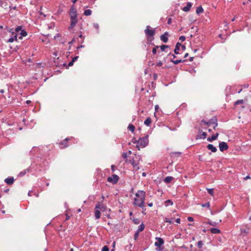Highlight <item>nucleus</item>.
<instances>
[{"label":"nucleus","instance_id":"1","mask_svg":"<svg viewBox=\"0 0 251 251\" xmlns=\"http://www.w3.org/2000/svg\"><path fill=\"white\" fill-rule=\"evenodd\" d=\"M146 192L143 190H138L135 193L133 201V205L135 206L141 208L143 210H146L145 208Z\"/></svg>","mask_w":251,"mask_h":251},{"label":"nucleus","instance_id":"2","mask_svg":"<svg viewBox=\"0 0 251 251\" xmlns=\"http://www.w3.org/2000/svg\"><path fill=\"white\" fill-rule=\"evenodd\" d=\"M69 15L71 20L69 28H73L78 22L77 10L74 5L71 6L70 9Z\"/></svg>","mask_w":251,"mask_h":251},{"label":"nucleus","instance_id":"3","mask_svg":"<svg viewBox=\"0 0 251 251\" xmlns=\"http://www.w3.org/2000/svg\"><path fill=\"white\" fill-rule=\"evenodd\" d=\"M149 136L147 135L145 137L140 138L138 140V145H136V148L138 150H140V148H145L149 144L148 140Z\"/></svg>","mask_w":251,"mask_h":251},{"label":"nucleus","instance_id":"4","mask_svg":"<svg viewBox=\"0 0 251 251\" xmlns=\"http://www.w3.org/2000/svg\"><path fill=\"white\" fill-rule=\"evenodd\" d=\"M145 33L148 40H149V38L150 37H152V40L154 39L153 36L155 34V30L151 29V26L150 25H147L146 26V28L145 30Z\"/></svg>","mask_w":251,"mask_h":251},{"label":"nucleus","instance_id":"5","mask_svg":"<svg viewBox=\"0 0 251 251\" xmlns=\"http://www.w3.org/2000/svg\"><path fill=\"white\" fill-rule=\"evenodd\" d=\"M119 179V177L117 175H113L107 178V181L113 184H116Z\"/></svg>","mask_w":251,"mask_h":251},{"label":"nucleus","instance_id":"6","mask_svg":"<svg viewBox=\"0 0 251 251\" xmlns=\"http://www.w3.org/2000/svg\"><path fill=\"white\" fill-rule=\"evenodd\" d=\"M72 137L71 138H66L64 140L60 142L59 143L60 146V148L64 149L66 147H68L69 146L68 144H67V142L68 141L70 140L71 139Z\"/></svg>","mask_w":251,"mask_h":251},{"label":"nucleus","instance_id":"7","mask_svg":"<svg viewBox=\"0 0 251 251\" xmlns=\"http://www.w3.org/2000/svg\"><path fill=\"white\" fill-rule=\"evenodd\" d=\"M219 147L220 150L221 151H224L227 150L228 149V146L227 143L225 142H221L219 143Z\"/></svg>","mask_w":251,"mask_h":251},{"label":"nucleus","instance_id":"8","mask_svg":"<svg viewBox=\"0 0 251 251\" xmlns=\"http://www.w3.org/2000/svg\"><path fill=\"white\" fill-rule=\"evenodd\" d=\"M129 162L133 166L134 169L137 171L140 169V167L139 166V162L138 161H135L134 159H130L129 160Z\"/></svg>","mask_w":251,"mask_h":251},{"label":"nucleus","instance_id":"9","mask_svg":"<svg viewBox=\"0 0 251 251\" xmlns=\"http://www.w3.org/2000/svg\"><path fill=\"white\" fill-rule=\"evenodd\" d=\"M207 134L206 132H203L201 130L199 131V134L197 135L196 139H205L206 137Z\"/></svg>","mask_w":251,"mask_h":251},{"label":"nucleus","instance_id":"10","mask_svg":"<svg viewBox=\"0 0 251 251\" xmlns=\"http://www.w3.org/2000/svg\"><path fill=\"white\" fill-rule=\"evenodd\" d=\"M156 239L157 241L154 244L156 247H160L164 243L163 239L160 237H156Z\"/></svg>","mask_w":251,"mask_h":251},{"label":"nucleus","instance_id":"11","mask_svg":"<svg viewBox=\"0 0 251 251\" xmlns=\"http://www.w3.org/2000/svg\"><path fill=\"white\" fill-rule=\"evenodd\" d=\"M168 32H165L163 34L160 36L161 40L164 43H167L168 41Z\"/></svg>","mask_w":251,"mask_h":251},{"label":"nucleus","instance_id":"12","mask_svg":"<svg viewBox=\"0 0 251 251\" xmlns=\"http://www.w3.org/2000/svg\"><path fill=\"white\" fill-rule=\"evenodd\" d=\"M14 181V179L13 177H9L5 179L4 182L8 184V185H12L13 184Z\"/></svg>","mask_w":251,"mask_h":251},{"label":"nucleus","instance_id":"13","mask_svg":"<svg viewBox=\"0 0 251 251\" xmlns=\"http://www.w3.org/2000/svg\"><path fill=\"white\" fill-rule=\"evenodd\" d=\"M219 134V133L217 132L216 134H213L212 136L209 137L207 140L209 142H212L214 140H215L217 139Z\"/></svg>","mask_w":251,"mask_h":251},{"label":"nucleus","instance_id":"14","mask_svg":"<svg viewBox=\"0 0 251 251\" xmlns=\"http://www.w3.org/2000/svg\"><path fill=\"white\" fill-rule=\"evenodd\" d=\"M192 6V4L191 2H188L187 3L186 5L185 6H184V7H183L182 10L184 12H188L190 10Z\"/></svg>","mask_w":251,"mask_h":251},{"label":"nucleus","instance_id":"15","mask_svg":"<svg viewBox=\"0 0 251 251\" xmlns=\"http://www.w3.org/2000/svg\"><path fill=\"white\" fill-rule=\"evenodd\" d=\"M207 148L211 150L213 152H215L217 151L216 147H214L212 144H208L207 146Z\"/></svg>","mask_w":251,"mask_h":251},{"label":"nucleus","instance_id":"16","mask_svg":"<svg viewBox=\"0 0 251 251\" xmlns=\"http://www.w3.org/2000/svg\"><path fill=\"white\" fill-rule=\"evenodd\" d=\"M173 179L174 177L173 176H168L165 178L164 181L166 183H169L171 182Z\"/></svg>","mask_w":251,"mask_h":251},{"label":"nucleus","instance_id":"17","mask_svg":"<svg viewBox=\"0 0 251 251\" xmlns=\"http://www.w3.org/2000/svg\"><path fill=\"white\" fill-rule=\"evenodd\" d=\"M29 171V168L26 169L21 171L19 173L18 176H20V177L24 176Z\"/></svg>","mask_w":251,"mask_h":251},{"label":"nucleus","instance_id":"18","mask_svg":"<svg viewBox=\"0 0 251 251\" xmlns=\"http://www.w3.org/2000/svg\"><path fill=\"white\" fill-rule=\"evenodd\" d=\"M19 34L21 35L19 37L20 39H22L23 37L26 36L27 34V32L25 29H22Z\"/></svg>","mask_w":251,"mask_h":251},{"label":"nucleus","instance_id":"19","mask_svg":"<svg viewBox=\"0 0 251 251\" xmlns=\"http://www.w3.org/2000/svg\"><path fill=\"white\" fill-rule=\"evenodd\" d=\"M210 231L211 232V233H213V234H218V233H220L221 232V231L220 229L217 228H211L210 229Z\"/></svg>","mask_w":251,"mask_h":251},{"label":"nucleus","instance_id":"20","mask_svg":"<svg viewBox=\"0 0 251 251\" xmlns=\"http://www.w3.org/2000/svg\"><path fill=\"white\" fill-rule=\"evenodd\" d=\"M151 123V119L150 117H148L144 121V124L148 126H150Z\"/></svg>","mask_w":251,"mask_h":251},{"label":"nucleus","instance_id":"21","mask_svg":"<svg viewBox=\"0 0 251 251\" xmlns=\"http://www.w3.org/2000/svg\"><path fill=\"white\" fill-rule=\"evenodd\" d=\"M101 213L99 210H96L95 211V217L96 219L100 218Z\"/></svg>","mask_w":251,"mask_h":251},{"label":"nucleus","instance_id":"22","mask_svg":"<svg viewBox=\"0 0 251 251\" xmlns=\"http://www.w3.org/2000/svg\"><path fill=\"white\" fill-rule=\"evenodd\" d=\"M215 120H217V118L216 117H214L212 119H210L207 122V126H209L211 125H213L214 124Z\"/></svg>","mask_w":251,"mask_h":251},{"label":"nucleus","instance_id":"23","mask_svg":"<svg viewBox=\"0 0 251 251\" xmlns=\"http://www.w3.org/2000/svg\"><path fill=\"white\" fill-rule=\"evenodd\" d=\"M171 62H173L174 64H178L181 62H183L185 61V60H182V59H178V60H172L171 59Z\"/></svg>","mask_w":251,"mask_h":251},{"label":"nucleus","instance_id":"24","mask_svg":"<svg viewBox=\"0 0 251 251\" xmlns=\"http://www.w3.org/2000/svg\"><path fill=\"white\" fill-rule=\"evenodd\" d=\"M203 11V9L201 6H200L197 8L196 13L197 14L199 15L201 13H202Z\"/></svg>","mask_w":251,"mask_h":251},{"label":"nucleus","instance_id":"25","mask_svg":"<svg viewBox=\"0 0 251 251\" xmlns=\"http://www.w3.org/2000/svg\"><path fill=\"white\" fill-rule=\"evenodd\" d=\"M144 228H145V225L143 224V223H142V224L141 225H140V226H139L138 229L137 231H138V232H141L144 229Z\"/></svg>","mask_w":251,"mask_h":251},{"label":"nucleus","instance_id":"26","mask_svg":"<svg viewBox=\"0 0 251 251\" xmlns=\"http://www.w3.org/2000/svg\"><path fill=\"white\" fill-rule=\"evenodd\" d=\"M128 129L130 130L132 132H133L135 130V126L132 124H129L128 126Z\"/></svg>","mask_w":251,"mask_h":251},{"label":"nucleus","instance_id":"27","mask_svg":"<svg viewBox=\"0 0 251 251\" xmlns=\"http://www.w3.org/2000/svg\"><path fill=\"white\" fill-rule=\"evenodd\" d=\"M181 153L180 152H178V151L173 152H171V156H175V157H179Z\"/></svg>","mask_w":251,"mask_h":251},{"label":"nucleus","instance_id":"28","mask_svg":"<svg viewBox=\"0 0 251 251\" xmlns=\"http://www.w3.org/2000/svg\"><path fill=\"white\" fill-rule=\"evenodd\" d=\"M92 14V11L90 9L85 10L84 12V15L85 16H90Z\"/></svg>","mask_w":251,"mask_h":251},{"label":"nucleus","instance_id":"29","mask_svg":"<svg viewBox=\"0 0 251 251\" xmlns=\"http://www.w3.org/2000/svg\"><path fill=\"white\" fill-rule=\"evenodd\" d=\"M12 37L13 38L14 41H17V33L12 31Z\"/></svg>","mask_w":251,"mask_h":251},{"label":"nucleus","instance_id":"30","mask_svg":"<svg viewBox=\"0 0 251 251\" xmlns=\"http://www.w3.org/2000/svg\"><path fill=\"white\" fill-rule=\"evenodd\" d=\"M12 37L13 38L14 41H17V33L12 31Z\"/></svg>","mask_w":251,"mask_h":251},{"label":"nucleus","instance_id":"31","mask_svg":"<svg viewBox=\"0 0 251 251\" xmlns=\"http://www.w3.org/2000/svg\"><path fill=\"white\" fill-rule=\"evenodd\" d=\"M132 221L136 225H138L140 223V220L139 218H133Z\"/></svg>","mask_w":251,"mask_h":251},{"label":"nucleus","instance_id":"32","mask_svg":"<svg viewBox=\"0 0 251 251\" xmlns=\"http://www.w3.org/2000/svg\"><path fill=\"white\" fill-rule=\"evenodd\" d=\"M165 203L166 206L172 205L173 204V202L170 200H168L166 201Z\"/></svg>","mask_w":251,"mask_h":251},{"label":"nucleus","instance_id":"33","mask_svg":"<svg viewBox=\"0 0 251 251\" xmlns=\"http://www.w3.org/2000/svg\"><path fill=\"white\" fill-rule=\"evenodd\" d=\"M172 220V218H166L164 221L166 223H169L170 224H172L173 223Z\"/></svg>","mask_w":251,"mask_h":251},{"label":"nucleus","instance_id":"34","mask_svg":"<svg viewBox=\"0 0 251 251\" xmlns=\"http://www.w3.org/2000/svg\"><path fill=\"white\" fill-rule=\"evenodd\" d=\"M207 192L209 194H210L211 196H213L214 195V189L213 188H209L207 189Z\"/></svg>","mask_w":251,"mask_h":251},{"label":"nucleus","instance_id":"35","mask_svg":"<svg viewBox=\"0 0 251 251\" xmlns=\"http://www.w3.org/2000/svg\"><path fill=\"white\" fill-rule=\"evenodd\" d=\"M22 26H17L15 29V32L16 33H19V32L22 30Z\"/></svg>","mask_w":251,"mask_h":251},{"label":"nucleus","instance_id":"36","mask_svg":"<svg viewBox=\"0 0 251 251\" xmlns=\"http://www.w3.org/2000/svg\"><path fill=\"white\" fill-rule=\"evenodd\" d=\"M160 49L162 51H165V50L167 48H169V46L168 45H161L160 47Z\"/></svg>","mask_w":251,"mask_h":251},{"label":"nucleus","instance_id":"37","mask_svg":"<svg viewBox=\"0 0 251 251\" xmlns=\"http://www.w3.org/2000/svg\"><path fill=\"white\" fill-rule=\"evenodd\" d=\"M244 102V100H238L235 102V105H238L240 104H242Z\"/></svg>","mask_w":251,"mask_h":251},{"label":"nucleus","instance_id":"38","mask_svg":"<svg viewBox=\"0 0 251 251\" xmlns=\"http://www.w3.org/2000/svg\"><path fill=\"white\" fill-rule=\"evenodd\" d=\"M203 246V243L202 241H199L197 243V246L199 249H201Z\"/></svg>","mask_w":251,"mask_h":251},{"label":"nucleus","instance_id":"39","mask_svg":"<svg viewBox=\"0 0 251 251\" xmlns=\"http://www.w3.org/2000/svg\"><path fill=\"white\" fill-rule=\"evenodd\" d=\"M122 157L124 159H126V162L127 161V153L126 152H123L122 153Z\"/></svg>","mask_w":251,"mask_h":251},{"label":"nucleus","instance_id":"40","mask_svg":"<svg viewBox=\"0 0 251 251\" xmlns=\"http://www.w3.org/2000/svg\"><path fill=\"white\" fill-rule=\"evenodd\" d=\"M100 206H101V204L100 203V202H99L98 203V204L95 206L96 210H100Z\"/></svg>","mask_w":251,"mask_h":251},{"label":"nucleus","instance_id":"41","mask_svg":"<svg viewBox=\"0 0 251 251\" xmlns=\"http://www.w3.org/2000/svg\"><path fill=\"white\" fill-rule=\"evenodd\" d=\"M140 232H138V231H136V232L134 234V240H136L138 237L139 233Z\"/></svg>","mask_w":251,"mask_h":251},{"label":"nucleus","instance_id":"42","mask_svg":"<svg viewBox=\"0 0 251 251\" xmlns=\"http://www.w3.org/2000/svg\"><path fill=\"white\" fill-rule=\"evenodd\" d=\"M179 49H180V48H177L175 47V49L174 50V52H175V54H179Z\"/></svg>","mask_w":251,"mask_h":251},{"label":"nucleus","instance_id":"43","mask_svg":"<svg viewBox=\"0 0 251 251\" xmlns=\"http://www.w3.org/2000/svg\"><path fill=\"white\" fill-rule=\"evenodd\" d=\"M102 251H109V248L107 246H104L102 249Z\"/></svg>","mask_w":251,"mask_h":251},{"label":"nucleus","instance_id":"44","mask_svg":"<svg viewBox=\"0 0 251 251\" xmlns=\"http://www.w3.org/2000/svg\"><path fill=\"white\" fill-rule=\"evenodd\" d=\"M185 37L184 36H181L179 37V40L181 41V42H183L185 40Z\"/></svg>","mask_w":251,"mask_h":251},{"label":"nucleus","instance_id":"45","mask_svg":"<svg viewBox=\"0 0 251 251\" xmlns=\"http://www.w3.org/2000/svg\"><path fill=\"white\" fill-rule=\"evenodd\" d=\"M214 124H213L214 125V127H213V129H216V127L218 126V121H217V120H215V122H214Z\"/></svg>","mask_w":251,"mask_h":251},{"label":"nucleus","instance_id":"46","mask_svg":"<svg viewBox=\"0 0 251 251\" xmlns=\"http://www.w3.org/2000/svg\"><path fill=\"white\" fill-rule=\"evenodd\" d=\"M163 65V63L161 61H159L156 64V66L160 67Z\"/></svg>","mask_w":251,"mask_h":251},{"label":"nucleus","instance_id":"47","mask_svg":"<svg viewBox=\"0 0 251 251\" xmlns=\"http://www.w3.org/2000/svg\"><path fill=\"white\" fill-rule=\"evenodd\" d=\"M93 26L97 29H99V24L97 23H94L93 24Z\"/></svg>","mask_w":251,"mask_h":251},{"label":"nucleus","instance_id":"48","mask_svg":"<svg viewBox=\"0 0 251 251\" xmlns=\"http://www.w3.org/2000/svg\"><path fill=\"white\" fill-rule=\"evenodd\" d=\"M202 206L209 208L210 207V204L209 202H206L205 204H202Z\"/></svg>","mask_w":251,"mask_h":251},{"label":"nucleus","instance_id":"49","mask_svg":"<svg viewBox=\"0 0 251 251\" xmlns=\"http://www.w3.org/2000/svg\"><path fill=\"white\" fill-rule=\"evenodd\" d=\"M14 41L13 38L11 36V37L7 41V42L8 43H12Z\"/></svg>","mask_w":251,"mask_h":251},{"label":"nucleus","instance_id":"50","mask_svg":"<svg viewBox=\"0 0 251 251\" xmlns=\"http://www.w3.org/2000/svg\"><path fill=\"white\" fill-rule=\"evenodd\" d=\"M181 46H182V44H181V43H180L178 42V43H177L176 44V47H176V48H180V47H181Z\"/></svg>","mask_w":251,"mask_h":251},{"label":"nucleus","instance_id":"51","mask_svg":"<svg viewBox=\"0 0 251 251\" xmlns=\"http://www.w3.org/2000/svg\"><path fill=\"white\" fill-rule=\"evenodd\" d=\"M132 142L134 144H137V145H138V140H137L135 138H133L132 139Z\"/></svg>","mask_w":251,"mask_h":251},{"label":"nucleus","instance_id":"52","mask_svg":"<svg viewBox=\"0 0 251 251\" xmlns=\"http://www.w3.org/2000/svg\"><path fill=\"white\" fill-rule=\"evenodd\" d=\"M79 37L81 38V41H80L81 43H83V41H84V37L82 36V34H80L79 35Z\"/></svg>","mask_w":251,"mask_h":251},{"label":"nucleus","instance_id":"53","mask_svg":"<svg viewBox=\"0 0 251 251\" xmlns=\"http://www.w3.org/2000/svg\"><path fill=\"white\" fill-rule=\"evenodd\" d=\"M105 209V207L102 204H101V206H100V210L103 211H104Z\"/></svg>","mask_w":251,"mask_h":251},{"label":"nucleus","instance_id":"54","mask_svg":"<svg viewBox=\"0 0 251 251\" xmlns=\"http://www.w3.org/2000/svg\"><path fill=\"white\" fill-rule=\"evenodd\" d=\"M172 23V19L171 18H169L167 20V24L168 25H171Z\"/></svg>","mask_w":251,"mask_h":251},{"label":"nucleus","instance_id":"55","mask_svg":"<svg viewBox=\"0 0 251 251\" xmlns=\"http://www.w3.org/2000/svg\"><path fill=\"white\" fill-rule=\"evenodd\" d=\"M78 58V56H75L73 58L72 61L74 63L77 59V58Z\"/></svg>","mask_w":251,"mask_h":251},{"label":"nucleus","instance_id":"56","mask_svg":"<svg viewBox=\"0 0 251 251\" xmlns=\"http://www.w3.org/2000/svg\"><path fill=\"white\" fill-rule=\"evenodd\" d=\"M208 223L210 225L212 226H215V224H216L215 222H212V221H209Z\"/></svg>","mask_w":251,"mask_h":251},{"label":"nucleus","instance_id":"57","mask_svg":"<svg viewBox=\"0 0 251 251\" xmlns=\"http://www.w3.org/2000/svg\"><path fill=\"white\" fill-rule=\"evenodd\" d=\"M187 220L190 222H193L194 221V219L192 217H188Z\"/></svg>","mask_w":251,"mask_h":251},{"label":"nucleus","instance_id":"58","mask_svg":"<svg viewBox=\"0 0 251 251\" xmlns=\"http://www.w3.org/2000/svg\"><path fill=\"white\" fill-rule=\"evenodd\" d=\"M201 123H203L205 125L207 126V122L205 121L204 120H202L201 121Z\"/></svg>","mask_w":251,"mask_h":251},{"label":"nucleus","instance_id":"59","mask_svg":"<svg viewBox=\"0 0 251 251\" xmlns=\"http://www.w3.org/2000/svg\"><path fill=\"white\" fill-rule=\"evenodd\" d=\"M157 50H155V48H153L152 50V52L153 54H155L156 53Z\"/></svg>","mask_w":251,"mask_h":251},{"label":"nucleus","instance_id":"60","mask_svg":"<svg viewBox=\"0 0 251 251\" xmlns=\"http://www.w3.org/2000/svg\"><path fill=\"white\" fill-rule=\"evenodd\" d=\"M74 64V62L71 60V61H70L69 63H68V66L70 67V66H73Z\"/></svg>","mask_w":251,"mask_h":251},{"label":"nucleus","instance_id":"61","mask_svg":"<svg viewBox=\"0 0 251 251\" xmlns=\"http://www.w3.org/2000/svg\"><path fill=\"white\" fill-rule=\"evenodd\" d=\"M176 222L178 223V224H179L180 223V218H177L176 220Z\"/></svg>","mask_w":251,"mask_h":251},{"label":"nucleus","instance_id":"62","mask_svg":"<svg viewBox=\"0 0 251 251\" xmlns=\"http://www.w3.org/2000/svg\"><path fill=\"white\" fill-rule=\"evenodd\" d=\"M9 8L10 9H13L14 10H16L17 9V6H15L12 7V6H10Z\"/></svg>","mask_w":251,"mask_h":251},{"label":"nucleus","instance_id":"63","mask_svg":"<svg viewBox=\"0 0 251 251\" xmlns=\"http://www.w3.org/2000/svg\"><path fill=\"white\" fill-rule=\"evenodd\" d=\"M111 168L112 171L114 172L115 171V166L114 165H111Z\"/></svg>","mask_w":251,"mask_h":251},{"label":"nucleus","instance_id":"64","mask_svg":"<svg viewBox=\"0 0 251 251\" xmlns=\"http://www.w3.org/2000/svg\"><path fill=\"white\" fill-rule=\"evenodd\" d=\"M181 49H182V50H185V49H186V47H185V46L184 45H182V46H181Z\"/></svg>","mask_w":251,"mask_h":251}]
</instances>
